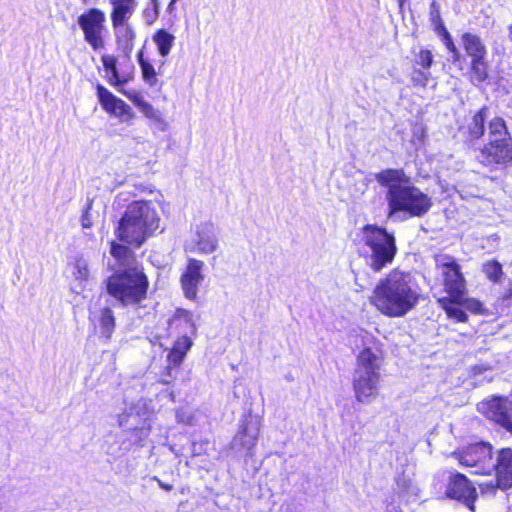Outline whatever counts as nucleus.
I'll use <instances>...</instances> for the list:
<instances>
[{
    "instance_id": "obj_18",
    "label": "nucleus",
    "mask_w": 512,
    "mask_h": 512,
    "mask_svg": "<svg viewBox=\"0 0 512 512\" xmlns=\"http://www.w3.org/2000/svg\"><path fill=\"white\" fill-rule=\"evenodd\" d=\"M117 49L126 57L134 48V41L136 39V31L130 20L111 21Z\"/></svg>"
},
{
    "instance_id": "obj_30",
    "label": "nucleus",
    "mask_w": 512,
    "mask_h": 512,
    "mask_svg": "<svg viewBox=\"0 0 512 512\" xmlns=\"http://www.w3.org/2000/svg\"><path fill=\"white\" fill-rule=\"evenodd\" d=\"M462 299L455 301L453 298H441L439 299V303L442 308L446 311L448 317L456 319L458 322H465L467 320V315L465 312L458 306Z\"/></svg>"
},
{
    "instance_id": "obj_24",
    "label": "nucleus",
    "mask_w": 512,
    "mask_h": 512,
    "mask_svg": "<svg viewBox=\"0 0 512 512\" xmlns=\"http://www.w3.org/2000/svg\"><path fill=\"white\" fill-rule=\"evenodd\" d=\"M461 40L462 45L467 55L471 57V60L486 57V47L479 36L467 32L462 35Z\"/></svg>"
},
{
    "instance_id": "obj_34",
    "label": "nucleus",
    "mask_w": 512,
    "mask_h": 512,
    "mask_svg": "<svg viewBox=\"0 0 512 512\" xmlns=\"http://www.w3.org/2000/svg\"><path fill=\"white\" fill-rule=\"evenodd\" d=\"M73 275L77 280L86 281L90 276L88 261L79 257L75 261Z\"/></svg>"
},
{
    "instance_id": "obj_29",
    "label": "nucleus",
    "mask_w": 512,
    "mask_h": 512,
    "mask_svg": "<svg viewBox=\"0 0 512 512\" xmlns=\"http://www.w3.org/2000/svg\"><path fill=\"white\" fill-rule=\"evenodd\" d=\"M487 108L480 109L475 115L472 117L471 121L468 124V134L471 139H479L484 134V123L486 119Z\"/></svg>"
},
{
    "instance_id": "obj_12",
    "label": "nucleus",
    "mask_w": 512,
    "mask_h": 512,
    "mask_svg": "<svg viewBox=\"0 0 512 512\" xmlns=\"http://www.w3.org/2000/svg\"><path fill=\"white\" fill-rule=\"evenodd\" d=\"M364 348L357 356L354 372L359 373H380L382 365V352L377 346L375 338L368 333L363 336Z\"/></svg>"
},
{
    "instance_id": "obj_16",
    "label": "nucleus",
    "mask_w": 512,
    "mask_h": 512,
    "mask_svg": "<svg viewBox=\"0 0 512 512\" xmlns=\"http://www.w3.org/2000/svg\"><path fill=\"white\" fill-rule=\"evenodd\" d=\"M128 99L139 109V111L149 120L152 125L160 132L167 131L169 124L162 113L153 107L144 96L138 91H130L124 93Z\"/></svg>"
},
{
    "instance_id": "obj_10",
    "label": "nucleus",
    "mask_w": 512,
    "mask_h": 512,
    "mask_svg": "<svg viewBox=\"0 0 512 512\" xmlns=\"http://www.w3.org/2000/svg\"><path fill=\"white\" fill-rule=\"evenodd\" d=\"M477 408L486 418L512 432V400L504 397H492L480 402Z\"/></svg>"
},
{
    "instance_id": "obj_17",
    "label": "nucleus",
    "mask_w": 512,
    "mask_h": 512,
    "mask_svg": "<svg viewBox=\"0 0 512 512\" xmlns=\"http://www.w3.org/2000/svg\"><path fill=\"white\" fill-rule=\"evenodd\" d=\"M204 263L201 260L190 258L185 273L181 277L184 294L189 299H195L198 287L204 279L202 269Z\"/></svg>"
},
{
    "instance_id": "obj_48",
    "label": "nucleus",
    "mask_w": 512,
    "mask_h": 512,
    "mask_svg": "<svg viewBox=\"0 0 512 512\" xmlns=\"http://www.w3.org/2000/svg\"><path fill=\"white\" fill-rule=\"evenodd\" d=\"M84 4H87L89 0H81Z\"/></svg>"
},
{
    "instance_id": "obj_20",
    "label": "nucleus",
    "mask_w": 512,
    "mask_h": 512,
    "mask_svg": "<svg viewBox=\"0 0 512 512\" xmlns=\"http://www.w3.org/2000/svg\"><path fill=\"white\" fill-rule=\"evenodd\" d=\"M259 424L252 421L247 422L244 427L234 436L231 447L234 450H244L252 455V450L256 446L259 436Z\"/></svg>"
},
{
    "instance_id": "obj_25",
    "label": "nucleus",
    "mask_w": 512,
    "mask_h": 512,
    "mask_svg": "<svg viewBox=\"0 0 512 512\" xmlns=\"http://www.w3.org/2000/svg\"><path fill=\"white\" fill-rule=\"evenodd\" d=\"M152 40L155 43L159 54L165 58L170 54L173 48L175 36L165 29H159L152 36Z\"/></svg>"
},
{
    "instance_id": "obj_13",
    "label": "nucleus",
    "mask_w": 512,
    "mask_h": 512,
    "mask_svg": "<svg viewBox=\"0 0 512 512\" xmlns=\"http://www.w3.org/2000/svg\"><path fill=\"white\" fill-rule=\"evenodd\" d=\"M97 96L102 108L120 122H130L135 118L132 108L122 99L116 97L104 86L97 85Z\"/></svg>"
},
{
    "instance_id": "obj_31",
    "label": "nucleus",
    "mask_w": 512,
    "mask_h": 512,
    "mask_svg": "<svg viewBox=\"0 0 512 512\" xmlns=\"http://www.w3.org/2000/svg\"><path fill=\"white\" fill-rule=\"evenodd\" d=\"M138 63L141 69L142 78L146 84L153 87L157 84V73L153 65L146 59H144V52L140 50L137 54Z\"/></svg>"
},
{
    "instance_id": "obj_38",
    "label": "nucleus",
    "mask_w": 512,
    "mask_h": 512,
    "mask_svg": "<svg viewBox=\"0 0 512 512\" xmlns=\"http://www.w3.org/2000/svg\"><path fill=\"white\" fill-rule=\"evenodd\" d=\"M416 63L424 69H429L433 63V55L429 50H420L416 56Z\"/></svg>"
},
{
    "instance_id": "obj_46",
    "label": "nucleus",
    "mask_w": 512,
    "mask_h": 512,
    "mask_svg": "<svg viewBox=\"0 0 512 512\" xmlns=\"http://www.w3.org/2000/svg\"><path fill=\"white\" fill-rule=\"evenodd\" d=\"M125 422H126V418L124 416H121L119 418V425L122 426V425H124Z\"/></svg>"
},
{
    "instance_id": "obj_43",
    "label": "nucleus",
    "mask_w": 512,
    "mask_h": 512,
    "mask_svg": "<svg viewBox=\"0 0 512 512\" xmlns=\"http://www.w3.org/2000/svg\"><path fill=\"white\" fill-rule=\"evenodd\" d=\"M153 480H155V481L158 483V485H159L162 489H164V490H166V491H171V490H172V488H173V486H172V485H170V484H165L164 482H162V481H161L158 477H156V476H155V477H153Z\"/></svg>"
},
{
    "instance_id": "obj_21",
    "label": "nucleus",
    "mask_w": 512,
    "mask_h": 512,
    "mask_svg": "<svg viewBox=\"0 0 512 512\" xmlns=\"http://www.w3.org/2000/svg\"><path fill=\"white\" fill-rule=\"evenodd\" d=\"M89 319L101 337L106 340L111 338L115 330V317L111 308L104 307L96 310L90 309Z\"/></svg>"
},
{
    "instance_id": "obj_23",
    "label": "nucleus",
    "mask_w": 512,
    "mask_h": 512,
    "mask_svg": "<svg viewBox=\"0 0 512 512\" xmlns=\"http://www.w3.org/2000/svg\"><path fill=\"white\" fill-rule=\"evenodd\" d=\"M192 346L193 340L190 336L183 335L177 338L168 354L169 365H181Z\"/></svg>"
},
{
    "instance_id": "obj_15",
    "label": "nucleus",
    "mask_w": 512,
    "mask_h": 512,
    "mask_svg": "<svg viewBox=\"0 0 512 512\" xmlns=\"http://www.w3.org/2000/svg\"><path fill=\"white\" fill-rule=\"evenodd\" d=\"M446 494L449 498L462 501L470 510L474 509L476 489L463 474L457 473L450 478Z\"/></svg>"
},
{
    "instance_id": "obj_35",
    "label": "nucleus",
    "mask_w": 512,
    "mask_h": 512,
    "mask_svg": "<svg viewBox=\"0 0 512 512\" xmlns=\"http://www.w3.org/2000/svg\"><path fill=\"white\" fill-rule=\"evenodd\" d=\"M103 67L111 73V79L118 82V72L116 68L117 60L113 55H103L101 58Z\"/></svg>"
},
{
    "instance_id": "obj_19",
    "label": "nucleus",
    "mask_w": 512,
    "mask_h": 512,
    "mask_svg": "<svg viewBox=\"0 0 512 512\" xmlns=\"http://www.w3.org/2000/svg\"><path fill=\"white\" fill-rule=\"evenodd\" d=\"M496 471V487L507 490L512 487V449L505 448L498 452L494 469Z\"/></svg>"
},
{
    "instance_id": "obj_11",
    "label": "nucleus",
    "mask_w": 512,
    "mask_h": 512,
    "mask_svg": "<svg viewBox=\"0 0 512 512\" xmlns=\"http://www.w3.org/2000/svg\"><path fill=\"white\" fill-rule=\"evenodd\" d=\"M106 17L103 11L92 8L87 13L82 14L78 19V24L84 32L85 40L94 50L104 47L102 32Z\"/></svg>"
},
{
    "instance_id": "obj_39",
    "label": "nucleus",
    "mask_w": 512,
    "mask_h": 512,
    "mask_svg": "<svg viewBox=\"0 0 512 512\" xmlns=\"http://www.w3.org/2000/svg\"><path fill=\"white\" fill-rule=\"evenodd\" d=\"M92 201H89L86 207L84 214L81 217V225L83 228L88 229L93 225L92 219L90 217L89 210L91 209Z\"/></svg>"
},
{
    "instance_id": "obj_4",
    "label": "nucleus",
    "mask_w": 512,
    "mask_h": 512,
    "mask_svg": "<svg viewBox=\"0 0 512 512\" xmlns=\"http://www.w3.org/2000/svg\"><path fill=\"white\" fill-rule=\"evenodd\" d=\"M148 287V278L139 267L118 270L106 280L107 293L124 307H138L146 299Z\"/></svg>"
},
{
    "instance_id": "obj_6",
    "label": "nucleus",
    "mask_w": 512,
    "mask_h": 512,
    "mask_svg": "<svg viewBox=\"0 0 512 512\" xmlns=\"http://www.w3.org/2000/svg\"><path fill=\"white\" fill-rule=\"evenodd\" d=\"M478 158L486 166L504 165L512 161V139L502 118L490 121L489 142L481 149Z\"/></svg>"
},
{
    "instance_id": "obj_37",
    "label": "nucleus",
    "mask_w": 512,
    "mask_h": 512,
    "mask_svg": "<svg viewBox=\"0 0 512 512\" xmlns=\"http://www.w3.org/2000/svg\"><path fill=\"white\" fill-rule=\"evenodd\" d=\"M430 78V73L415 69L412 73V83L415 86L426 87Z\"/></svg>"
},
{
    "instance_id": "obj_26",
    "label": "nucleus",
    "mask_w": 512,
    "mask_h": 512,
    "mask_svg": "<svg viewBox=\"0 0 512 512\" xmlns=\"http://www.w3.org/2000/svg\"><path fill=\"white\" fill-rule=\"evenodd\" d=\"M172 323L177 326H183L184 335H188L190 337L196 335L197 328L194 316L191 312L185 309L177 310Z\"/></svg>"
},
{
    "instance_id": "obj_36",
    "label": "nucleus",
    "mask_w": 512,
    "mask_h": 512,
    "mask_svg": "<svg viewBox=\"0 0 512 512\" xmlns=\"http://www.w3.org/2000/svg\"><path fill=\"white\" fill-rule=\"evenodd\" d=\"M151 7H147L143 11V15L147 24H152L158 17L159 14V3L158 0H151Z\"/></svg>"
},
{
    "instance_id": "obj_22",
    "label": "nucleus",
    "mask_w": 512,
    "mask_h": 512,
    "mask_svg": "<svg viewBox=\"0 0 512 512\" xmlns=\"http://www.w3.org/2000/svg\"><path fill=\"white\" fill-rule=\"evenodd\" d=\"M111 21L130 20L138 6L137 0H109Z\"/></svg>"
},
{
    "instance_id": "obj_32",
    "label": "nucleus",
    "mask_w": 512,
    "mask_h": 512,
    "mask_svg": "<svg viewBox=\"0 0 512 512\" xmlns=\"http://www.w3.org/2000/svg\"><path fill=\"white\" fill-rule=\"evenodd\" d=\"M488 78V64L485 58H475L471 60V80L473 83L480 84Z\"/></svg>"
},
{
    "instance_id": "obj_2",
    "label": "nucleus",
    "mask_w": 512,
    "mask_h": 512,
    "mask_svg": "<svg viewBox=\"0 0 512 512\" xmlns=\"http://www.w3.org/2000/svg\"><path fill=\"white\" fill-rule=\"evenodd\" d=\"M376 180L388 189L386 199L390 215L406 212L412 217H421L430 210L431 198L414 186L403 170H384L376 175Z\"/></svg>"
},
{
    "instance_id": "obj_1",
    "label": "nucleus",
    "mask_w": 512,
    "mask_h": 512,
    "mask_svg": "<svg viewBox=\"0 0 512 512\" xmlns=\"http://www.w3.org/2000/svg\"><path fill=\"white\" fill-rule=\"evenodd\" d=\"M420 297L411 274L395 268L378 280L369 300L381 314L400 318L417 306Z\"/></svg>"
},
{
    "instance_id": "obj_28",
    "label": "nucleus",
    "mask_w": 512,
    "mask_h": 512,
    "mask_svg": "<svg viewBox=\"0 0 512 512\" xmlns=\"http://www.w3.org/2000/svg\"><path fill=\"white\" fill-rule=\"evenodd\" d=\"M110 253L117 260L120 266H123L124 268L134 267V255L128 247L112 241Z\"/></svg>"
},
{
    "instance_id": "obj_8",
    "label": "nucleus",
    "mask_w": 512,
    "mask_h": 512,
    "mask_svg": "<svg viewBox=\"0 0 512 512\" xmlns=\"http://www.w3.org/2000/svg\"><path fill=\"white\" fill-rule=\"evenodd\" d=\"M219 248L215 227L211 222H202L195 226L185 243V250L201 255H209Z\"/></svg>"
},
{
    "instance_id": "obj_7",
    "label": "nucleus",
    "mask_w": 512,
    "mask_h": 512,
    "mask_svg": "<svg viewBox=\"0 0 512 512\" xmlns=\"http://www.w3.org/2000/svg\"><path fill=\"white\" fill-rule=\"evenodd\" d=\"M463 467L471 468L475 474H490L494 469L491 444L478 442L459 449L451 455Z\"/></svg>"
},
{
    "instance_id": "obj_3",
    "label": "nucleus",
    "mask_w": 512,
    "mask_h": 512,
    "mask_svg": "<svg viewBox=\"0 0 512 512\" xmlns=\"http://www.w3.org/2000/svg\"><path fill=\"white\" fill-rule=\"evenodd\" d=\"M160 227V216L151 201L131 202L119 220L117 238L129 245L140 247Z\"/></svg>"
},
{
    "instance_id": "obj_14",
    "label": "nucleus",
    "mask_w": 512,
    "mask_h": 512,
    "mask_svg": "<svg viewBox=\"0 0 512 512\" xmlns=\"http://www.w3.org/2000/svg\"><path fill=\"white\" fill-rule=\"evenodd\" d=\"M380 373H359L353 374V390L358 402L369 404L378 395Z\"/></svg>"
},
{
    "instance_id": "obj_40",
    "label": "nucleus",
    "mask_w": 512,
    "mask_h": 512,
    "mask_svg": "<svg viewBox=\"0 0 512 512\" xmlns=\"http://www.w3.org/2000/svg\"><path fill=\"white\" fill-rule=\"evenodd\" d=\"M445 45H446V48L453 54L454 60L455 61L459 60L460 53H459L458 49L456 48V46L454 45V43L448 33H446V36H445Z\"/></svg>"
},
{
    "instance_id": "obj_9",
    "label": "nucleus",
    "mask_w": 512,
    "mask_h": 512,
    "mask_svg": "<svg viewBox=\"0 0 512 512\" xmlns=\"http://www.w3.org/2000/svg\"><path fill=\"white\" fill-rule=\"evenodd\" d=\"M436 265L442 272L444 287L449 296L455 301L462 299L466 288L460 266L452 257L447 255L439 256L436 259Z\"/></svg>"
},
{
    "instance_id": "obj_42",
    "label": "nucleus",
    "mask_w": 512,
    "mask_h": 512,
    "mask_svg": "<svg viewBox=\"0 0 512 512\" xmlns=\"http://www.w3.org/2000/svg\"><path fill=\"white\" fill-rule=\"evenodd\" d=\"M145 408V403L142 400H139L133 407H131V415L134 411H136L137 415H140L141 409Z\"/></svg>"
},
{
    "instance_id": "obj_47",
    "label": "nucleus",
    "mask_w": 512,
    "mask_h": 512,
    "mask_svg": "<svg viewBox=\"0 0 512 512\" xmlns=\"http://www.w3.org/2000/svg\"><path fill=\"white\" fill-rule=\"evenodd\" d=\"M509 38L512 40V25L509 26Z\"/></svg>"
},
{
    "instance_id": "obj_45",
    "label": "nucleus",
    "mask_w": 512,
    "mask_h": 512,
    "mask_svg": "<svg viewBox=\"0 0 512 512\" xmlns=\"http://www.w3.org/2000/svg\"><path fill=\"white\" fill-rule=\"evenodd\" d=\"M177 0H171V2L169 3L167 9L169 11H172L173 10V7H174V3L176 2Z\"/></svg>"
},
{
    "instance_id": "obj_27",
    "label": "nucleus",
    "mask_w": 512,
    "mask_h": 512,
    "mask_svg": "<svg viewBox=\"0 0 512 512\" xmlns=\"http://www.w3.org/2000/svg\"><path fill=\"white\" fill-rule=\"evenodd\" d=\"M172 323L177 326H183L184 335H188L190 337L196 335L197 328L194 316L191 312L185 309L177 310Z\"/></svg>"
},
{
    "instance_id": "obj_5",
    "label": "nucleus",
    "mask_w": 512,
    "mask_h": 512,
    "mask_svg": "<svg viewBox=\"0 0 512 512\" xmlns=\"http://www.w3.org/2000/svg\"><path fill=\"white\" fill-rule=\"evenodd\" d=\"M361 240L369 248L368 265L376 273L390 265L396 255L395 238L385 228L367 224L361 229Z\"/></svg>"
},
{
    "instance_id": "obj_41",
    "label": "nucleus",
    "mask_w": 512,
    "mask_h": 512,
    "mask_svg": "<svg viewBox=\"0 0 512 512\" xmlns=\"http://www.w3.org/2000/svg\"><path fill=\"white\" fill-rule=\"evenodd\" d=\"M150 430H151V425L149 423H147L145 420L143 426L137 429V431L139 433L140 442L144 441L148 437Z\"/></svg>"
},
{
    "instance_id": "obj_33",
    "label": "nucleus",
    "mask_w": 512,
    "mask_h": 512,
    "mask_svg": "<svg viewBox=\"0 0 512 512\" xmlns=\"http://www.w3.org/2000/svg\"><path fill=\"white\" fill-rule=\"evenodd\" d=\"M482 270L486 277L493 282H498L503 275L502 266L496 260H491L484 263Z\"/></svg>"
},
{
    "instance_id": "obj_44",
    "label": "nucleus",
    "mask_w": 512,
    "mask_h": 512,
    "mask_svg": "<svg viewBox=\"0 0 512 512\" xmlns=\"http://www.w3.org/2000/svg\"><path fill=\"white\" fill-rule=\"evenodd\" d=\"M479 306H480L479 302L471 301V304L468 306V308L476 310Z\"/></svg>"
}]
</instances>
